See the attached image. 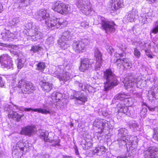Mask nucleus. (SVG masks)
<instances>
[{"label":"nucleus","instance_id":"f257e3e1","mask_svg":"<svg viewBox=\"0 0 158 158\" xmlns=\"http://www.w3.org/2000/svg\"><path fill=\"white\" fill-rule=\"evenodd\" d=\"M104 77L106 80L104 83L105 91L110 90L118 85L117 78L110 69L104 72Z\"/></svg>","mask_w":158,"mask_h":158},{"label":"nucleus","instance_id":"f03ea898","mask_svg":"<svg viewBox=\"0 0 158 158\" xmlns=\"http://www.w3.org/2000/svg\"><path fill=\"white\" fill-rule=\"evenodd\" d=\"M45 22L48 27H53V29L55 28L61 29L66 26L68 23L67 21L63 19L57 18H48L45 20Z\"/></svg>","mask_w":158,"mask_h":158},{"label":"nucleus","instance_id":"7ed1b4c3","mask_svg":"<svg viewBox=\"0 0 158 158\" xmlns=\"http://www.w3.org/2000/svg\"><path fill=\"white\" fill-rule=\"evenodd\" d=\"M101 21L102 29L105 30L106 33L109 34L115 31V24L114 22L108 21L104 17L100 16Z\"/></svg>","mask_w":158,"mask_h":158},{"label":"nucleus","instance_id":"20e7f679","mask_svg":"<svg viewBox=\"0 0 158 158\" xmlns=\"http://www.w3.org/2000/svg\"><path fill=\"white\" fill-rule=\"evenodd\" d=\"M89 42V40L85 38L80 40H74L72 45L73 49L77 53L84 52Z\"/></svg>","mask_w":158,"mask_h":158},{"label":"nucleus","instance_id":"39448f33","mask_svg":"<svg viewBox=\"0 0 158 158\" xmlns=\"http://www.w3.org/2000/svg\"><path fill=\"white\" fill-rule=\"evenodd\" d=\"M17 87L20 89L22 93L25 94H30L35 90L32 83L22 80L19 81Z\"/></svg>","mask_w":158,"mask_h":158},{"label":"nucleus","instance_id":"423d86ee","mask_svg":"<svg viewBox=\"0 0 158 158\" xmlns=\"http://www.w3.org/2000/svg\"><path fill=\"white\" fill-rule=\"evenodd\" d=\"M13 61L10 56L7 54H5L0 56V63L2 68L5 70L13 69Z\"/></svg>","mask_w":158,"mask_h":158},{"label":"nucleus","instance_id":"0eeeda50","mask_svg":"<svg viewBox=\"0 0 158 158\" xmlns=\"http://www.w3.org/2000/svg\"><path fill=\"white\" fill-rule=\"evenodd\" d=\"M13 105L16 109L19 110L20 111H34L44 114L51 113L50 111L49 110V108L45 105H44L43 106L44 109H42L41 108H38L36 109L27 108L24 107L23 106L20 107L14 104H13Z\"/></svg>","mask_w":158,"mask_h":158},{"label":"nucleus","instance_id":"6e6552de","mask_svg":"<svg viewBox=\"0 0 158 158\" xmlns=\"http://www.w3.org/2000/svg\"><path fill=\"white\" fill-rule=\"evenodd\" d=\"M123 56L121 58H118L115 60H114V63H116V64L119 67L122 64L125 68L130 69L132 67V64L131 61L129 59L126 58L125 54H122Z\"/></svg>","mask_w":158,"mask_h":158},{"label":"nucleus","instance_id":"1a4fd4ad","mask_svg":"<svg viewBox=\"0 0 158 158\" xmlns=\"http://www.w3.org/2000/svg\"><path fill=\"white\" fill-rule=\"evenodd\" d=\"M39 27L35 25H33L31 27V29H29L26 33V35L28 36L33 37L32 39L34 41L40 39L42 37L41 33L39 31Z\"/></svg>","mask_w":158,"mask_h":158},{"label":"nucleus","instance_id":"9d476101","mask_svg":"<svg viewBox=\"0 0 158 158\" xmlns=\"http://www.w3.org/2000/svg\"><path fill=\"white\" fill-rule=\"evenodd\" d=\"M93 60L87 58H84L82 60L81 62V65L79 67L80 70L82 72L92 67L93 64Z\"/></svg>","mask_w":158,"mask_h":158},{"label":"nucleus","instance_id":"9b49d317","mask_svg":"<svg viewBox=\"0 0 158 158\" xmlns=\"http://www.w3.org/2000/svg\"><path fill=\"white\" fill-rule=\"evenodd\" d=\"M94 56L96 59V63L95 65V69L97 71L99 70L102 63V54L98 48L95 50Z\"/></svg>","mask_w":158,"mask_h":158},{"label":"nucleus","instance_id":"f8f14e48","mask_svg":"<svg viewBox=\"0 0 158 158\" xmlns=\"http://www.w3.org/2000/svg\"><path fill=\"white\" fill-rule=\"evenodd\" d=\"M132 138L136 139V137L133 136H127V138L118 137L117 139L118 142V144L120 147H122L123 146H125L127 144L132 143H133V140Z\"/></svg>","mask_w":158,"mask_h":158},{"label":"nucleus","instance_id":"ddd939ff","mask_svg":"<svg viewBox=\"0 0 158 158\" xmlns=\"http://www.w3.org/2000/svg\"><path fill=\"white\" fill-rule=\"evenodd\" d=\"M134 77V74L133 73L128 74L127 76L125 78L126 81L124 84L127 89L134 86V83L136 81V79Z\"/></svg>","mask_w":158,"mask_h":158},{"label":"nucleus","instance_id":"4468645a","mask_svg":"<svg viewBox=\"0 0 158 158\" xmlns=\"http://www.w3.org/2000/svg\"><path fill=\"white\" fill-rule=\"evenodd\" d=\"M71 99H76L77 100H79L82 103H85L87 101V98L84 94L80 92L75 91L73 95L70 96Z\"/></svg>","mask_w":158,"mask_h":158},{"label":"nucleus","instance_id":"2eb2a0df","mask_svg":"<svg viewBox=\"0 0 158 158\" xmlns=\"http://www.w3.org/2000/svg\"><path fill=\"white\" fill-rule=\"evenodd\" d=\"M117 107L119 112L125 114L129 116H131L133 114V112L129 110L128 107L124 103L122 102L118 103L117 104Z\"/></svg>","mask_w":158,"mask_h":158},{"label":"nucleus","instance_id":"dca6fc26","mask_svg":"<svg viewBox=\"0 0 158 158\" xmlns=\"http://www.w3.org/2000/svg\"><path fill=\"white\" fill-rule=\"evenodd\" d=\"M35 127L33 126H28L22 128L21 132L23 135L31 136L35 131Z\"/></svg>","mask_w":158,"mask_h":158},{"label":"nucleus","instance_id":"f3484780","mask_svg":"<svg viewBox=\"0 0 158 158\" xmlns=\"http://www.w3.org/2000/svg\"><path fill=\"white\" fill-rule=\"evenodd\" d=\"M35 15L36 19L39 21H42L44 19L46 20L49 17V14L47 13L46 11L44 10H40L38 11Z\"/></svg>","mask_w":158,"mask_h":158},{"label":"nucleus","instance_id":"a211bd4d","mask_svg":"<svg viewBox=\"0 0 158 158\" xmlns=\"http://www.w3.org/2000/svg\"><path fill=\"white\" fill-rule=\"evenodd\" d=\"M75 38L74 33L71 31L68 30L63 33L60 39H61L62 40H69L72 39H73Z\"/></svg>","mask_w":158,"mask_h":158},{"label":"nucleus","instance_id":"6ab92c4d","mask_svg":"<svg viewBox=\"0 0 158 158\" xmlns=\"http://www.w3.org/2000/svg\"><path fill=\"white\" fill-rule=\"evenodd\" d=\"M65 6L63 3L61 1H57L53 3L52 9L58 13H62L63 10L61 11V9L62 6Z\"/></svg>","mask_w":158,"mask_h":158},{"label":"nucleus","instance_id":"aec40b11","mask_svg":"<svg viewBox=\"0 0 158 158\" xmlns=\"http://www.w3.org/2000/svg\"><path fill=\"white\" fill-rule=\"evenodd\" d=\"M85 3V0H77L76 4L77 7L81 10L84 12L89 11V8Z\"/></svg>","mask_w":158,"mask_h":158},{"label":"nucleus","instance_id":"412c9836","mask_svg":"<svg viewBox=\"0 0 158 158\" xmlns=\"http://www.w3.org/2000/svg\"><path fill=\"white\" fill-rule=\"evenodd\" d=\"M106 150L105 146H102L100 147L96 148L93 150L90 151V152L93 155H94L96 154H98V155H100L103 154L106 152Z\"/></svg>","mask_w":158,"mask_h":158},{"label":"nucleus","instance_id":"4be33fe9","mask_svg":"<svg viewBox=\"0 0 158 158\" xmlns=\"http://www.w3.org/2000/svg\"><path fill=\"white\" fill-rule=\"evenodd\" d=\"M40 84L42 89L47 92L51 91L52 88V84L48 82L41 81Z\"/></svg>","mask_w":158,"mask_h":158},{"label":"nucleus","instance_id":"5701e85b","mask_svg":"<svg viewBox=\"0 0 158 158\" xmlns=\"http://www.w3.org/2000/svg\"><path fill=\"white\" fill-rule=\"evenodd\" d=\"M138 15V12L135 9H133L132 10L129 12L128 15L127 19L130 22L134 21V19L136 16Z\"/></svg>","mask_w":158,"mask_h":158},{"label":"nucleus","instance_id":"b1692460","mask_svg":"<svg viewBox=\"0 0 158 158\" xmlns=\"http://www.w3.org/2000/svg\"><path fill=\"white\" fill-rule=\"evenodd\" d=\"M112 1H114L112 3L111 8L112 10H115L119 9L122 6V2L120 0H112Z\"/></svg>","mask_w":158,"mask_h":158},{"label":"nucleus","instance_id":"393cba45","mask_svg":"<svg viewBox=\"0 0 158 158\" xmlns=\"http://www.w3.org/2000/svg\"><path fill=\"white\" fill-rule=\"evenodd\" d=\"M64 66L61 65L57 66L56 68V70L55 71L54 74L57 76L59 78L61 75L63 74L65 71Z\"/></svg>","mask_w":158,"mask_h":158},{"label":"nucleus","instance_id":"a878e982","mask_svg":"<svg viewBox=\"0 0 158 158\" xmlns=\"http://www.w3.org/2000/svg\"><path fill=\"white\" fill-rule=\"evenodd\" d=\"M40 137L43 139L45 141L48 142L51 140L50 138L48 136L49 133L48 131L45 130H40Z\"/></svg>","mask_w":158,"mask_h":158},{"label":"nucleus","instance_id":"bb28decb","mask_svg":"<svg viewBox=\"0 0 158 158\" xmlns=\"http://www.w3.org/2000/svg\"><path fill=\"white\" fill-rule=\"evenodd\" d=\"M118 137L127 138V136H131L128 135V131L125 128H121L118 130Z\"/></svg>","mask_w":158,"mask_h":158},{"label":"nucleus","instance_id":"cd10ccee","mask_svg":"<svg viewBox=\"0 0 158 158\" xmlns=\"http://www.w3.org/2000/svg\"><path fill=\"white\" fill-rule=\"evenodd\" d=\"M127 95L124 93H120L116 95L114 98L115 99L119 100L121 101L125 100V102H129V100L127 99Z\"/></svg>","mask_w":158,"mask_h":158},{"label":"nucleus","instance_id":"c85d7f7f","mask_svg":"<svg viewBox=\"0 0 158 158\" xmlns=\"http://www.w3.org/2000/svg\"><path fill=\"white\" fill-rule=\"evenodd\" d=\"M67 40H62L61 39L59 40V44L60 47L64 50L67 49L69 47V44L68 43Z\"/></svg>","mask_w":158,"mask_h":158},{"label":"nucleus","instance_id":"c756f323","mask_svg":"<svg viewBox=\"0 0 158 158\" xmlns=\"http://www.w3.org/2000/svg\"><path fill=\"white\" fill-rule=\"evenodd\" d=\"M70 75L69 73L65 71L64 73L60 77L59 79L60 81H66L70 79Z\"/></svg>","mask_w":158,"mask_h":158},{"label":"nucleus","instance_id":"7c9ffc66","mask_svg":"<svg viewBox=\"0 0 158 158\" xmlns=\"http://www.w3.org/2000/svg\"><path fill=\"white\" fill-rule=\"evenodd\" d=\"M143 154L145 158H158V154H151V153L148 151L144 152Z\"/></svg>","mask_w":158,"mask_h":158},{"label":"nucleus","instance_id":"2f4dec72","mask_svg":"<svg viewBox=\"0 0 158 158\" xmlns=\"http://www.w3.org/2000/svg\"><path fill=\"white\" fill-rule=\"evenodd\" d=\"M64 5L65 6H62V8L61 9L62 11L63 10V12L62 13H59L63 15L67 14L69 13L70 10V7L68 5H66L64 3Z\"/></svg>","mask_w":158,"mask_h":158},{"label":"nucleus","instance_id":"473e14b6","mask_svg":"<svg viewBox=\"0 0 158 158\" xmlns=\"http://www.w3.org/2000/svg\"><path fill=\"white\" fill-rule=\"evenodd\" d=\"M48 142L52 143V146L55 147L56 146H58V147H60L61 146L60 144V139L58 138L56 139H51V140Z\"/></svg>","mask_w":158,"mask_h":158},{"label":"nucleus","instance_id":"72a5a7b5","mask_svg":"<svg viewBox=\"0 0 158 158\" xmlns=\"http://www.w3.org/2000/svg\"><path fill=\"white\" fill-rule=\"evenodd\" d=\"M82 145L83 149L87 150L91 148L92 146L93 143L90 141H86L85 143H83Z\"/></svg>","mask_w":158,"mask_h":158},{"label":"nucleus","instance_id":"f704fd0d","mask_svg":"<svg viewBox=\"0 0 158 158\" xmlns=\"http://www.w3.org/2000/svg\"><path fill=\"white\" fill-rule=\"evenodd\" d=\"M43 49V48L38 45H35L31 47V51L33 53H36L41 51Z\"/></svg>","mask_w":158,"mask_h":158},{"label":"nucleus","instance_id":"c9c22d12","mask_svg":"<svg viewBox=\"0 0 158 158\" xmlns=\"http://www.w3.org/2000/svg\"><path fill=\"white\" fill-rule=\"evenodd\" d=\"M62 94L59 92L55 91L52 94V97L53 99L59 101L62 97Z\"/></svg>","mask_w":158,"mask_h":158},{"label":"nucleus","instance_id":"e433bc0d","mask_svg":"<svg viewBox=\"0 0 158 158\" xmlns=\"http://www.w3.org/2000/svg\"><path fill=\"white\" fill-rule=\"evenodd\" d=\"M110 123L109 122L104 120H102V123L100 131H98L99 133H102L103 131V129L105 127H107L109 126V124Z\"/></svg>","mask_w":158,"mask_h":158},{"label":"nucleus","instance_id":"4c0bfd02","mask_svg":"<svg viewBox=\"0 0 158 158\" xmlns=\"http://www.w3.org/2000/svg\"><path fill=\"white\" fill-rule=\"evenodd\" d=\"M16 149H18H18H19L21 151L24 152V149L25 147V146L24 143L18 142L16 144Z\"/></svg>","mask_w":158,"mask_h":158},{"label":"nucleus","instance_id":"58836bf2","mask_svg":"<svg viewBox=\"0 0 158 158\" xmlns=\"http://www.w3.org/2000/svg\"><path fill=\"white\" fill-rule=\"evenodd\" d=\"M149 93H150L153 97L156 98V96H158V86H155L153 91L151 90L149 92Z\"/></svg>","mask_w":158,"mask_h":158},{"label":"nucleus","instance_id":"ea45409f","mask_svg":"<svg viewBox=\"0 0 158 158\" xmlns=\"http://www.w3.org/2000/svg\"><path fill=\"white\" fill-rule=\"evenodd\" d=\"M46 67L45 64L44 62H39L37 64L36 69L43 71L44 69Z\"/></svg>","mask_w":158,"mask_h":158},{"label":"nucleus","instance_id":"a19ab883","mask_svg":"<svg viewBox=\"0 0 158 158\" xmlns=\"http://www.w3.org/2000/svg\"><path fill=\"white\" fill-rule=\"evenodd\" d=\"M20 21L19 18H15L10 20L9 21V23L11 26L16 25Z\"/></svg>","mask_w":158,"mask_h":158},{"label":"nucleus","instance_id":"79ce46f5","mask_svg":"<svg viewBox=\"0 0 158 158\" xmlns=\"http://www.w3.org/2000/svg\"><path fill=\"white\" fill-rule=\"evenodd\" d=\"M102 119H96L94 121L93 125L94 127H96L98 128V129L101 130Z\"/></svg>","mask_w":158,"mask_h":158},{"label":"nucleus","instance_id":"37998d69","mask_svg":"<svg viewBox=\"0 0 158 158\" xmlns=\"http://www.w3.org/2000/svg\"><path fill=\"white\" fill-rule=\"evenodd\" d=\"M12 154L14 158H19L21 157V154L18 149H15L12 150Z\"/></svg>","mask_w":158,"mask_h":158},{"label":"nucleus","instance_id":"c03bdc74","mask_svg":"<svg viewBox=\"0 0 158 158\" xmlns=\"http://www.w3.org/2000/svg\"><path fill=\"white\" fill-rule=\"evenodd\" d=\"M158 151V149L156 147L153 146L149 148L147 150L145 151L144 152H149L151 154H155V152H157Z\"/></svg>","mask_w":158,"mask_h":158},{"label":"nucleus","instance_id":"a18cd8bd","mask_svg":"<svg viewBox=\"0 0 158 158\" xmlns=\"http://www.w3.org/2000/svg\"><path fill=\"white\" fill-rule=\"evenodd\" d=\"M150 33L151 35L152 33L156 34L158 33V21L156 22L155 27L151 31Z\"/></svg>","mask_w":158,"mask_h":158},{"label":"nucleus","instance_id":"49530a36","mask_svg":"<svg viewBox=\"0 0 158 158\" xmlns=\"http://www.w3.org/2000/svg\"><path fill=\"white\" fill-rule=\"evenodd\" d=\"M24 60L23 59H18V68L19 69H21L23 68L24 65Z\"/></svg>","mask_w":158,"mask_h":158},{"label":"nucleus","instance_id":"de8ad7c7","mask_svg":"<svg viewBox=\"0 0 158 158\" xmlns=\"http://www.w3.org/2000/svg\"><path fill=\"white\" fill-rule=\"evenodd\" d=\"M134 55L135 56L138 58H139L140 56V53L139 51L136 48H135L134 49Z\"/></svg>","mask_w":158,"mask_h":158},{"label":"nucleus","instance_id":"09e8293b","mask_svg":"<svg viewBox=\"0 0 158 158\" xmlns=\"http://www.w3.org/2000/svg\"><path fill=\"white\" fill-rule=\"evenodd\" d=\"M89 25L88 23L85 21H84L81 23V27L85 28H87L88 27Z\"/></svg>","mask_w":158,"mask_h":158},{"label":"nucleus","instance_id":"8fccbe9b","mask_svg":"<svg viewBox=\"0 0 158 158\" xmlns=\"http://www.w3.org/2000/svg\"><path fill=\"white\" fill-rule=\"evenodd\" d=\"M147 111V109L146 108L143 107L141 111L140 112L141 116H144L145 115Z\"/></svg>","mask_w":158,"mask_h":158},{"label":"nucleus","instance_id":"3c124183","mask_svg":"<svg viewBox=\"0 0 158 158\" xmlns=\"http://www.w3.org/2000/svg\"><path fill=\"white\" fill-rule=\"evenodd\" d=\"M0 46L8 48H12L13 46V45L10 44H3L2 43H0Z\"/></svg>","mask_w":158,"mask_h":158},{"label":"nucleus","instance_id":"603ef678","mask_svg":"<svg viewBox=\"0 0 158 158\" xmlns=\"http://www.w3.org/2000/svg\"><path fill=\"white\" fill-rule=\"evenodd\" d=\"M19 115V114L17 112H12V114H9L8 115L9 117H11L12 116V118H15V116H18Z\"/></svg>","mask_w":158,"mask_h":158},{"label":"nucleus","instance_id":"864d4df0","mask_svg":"<svg viewBox=\"0 0 158 158\" xmlns=\"http://www.w3.org/2000/svg\"><path fill=\"white\" fill-rule=\"evenodd\" d=\"M2 38L3 40H8V35H7L6 31L5 33H2Z\"/></svg>","mask_w":158,"mask_h":158},{"label":"nucleus","instance_id":"5fc2aeb1","mask_svg":"<svg viewBox=\"0 0 158 158\" xmlns=\"http://www.w3.org/2000/svg\"><path fill=\"white\" fill-rule=\"evenodd\" d=\"M149 110L150 111H154L155 110L156 107L152 106H148L146 105Z\"/></svg>","mask_w":158,"mask_h":158},{"label":"nucleus","instance_id":"6e6d98bb","mask_svg":"<svg viewBox=\"0 0 158 158\" xmlns=\"http://www.w3.org/2000/svg\"><path fill=\"white\" fill-rule=\"evenodd\" d=\"M122 54H125V53H121V54H115L114 56V59L116 60L118 59V58H121L122 56H123L122 55Z\"/></svg>","mask_w":158,"mask_h":158},{"label":"nucleus","instance_id":"4d7b16f0","mask_svg":"<svg viewBox=\"0 0 158 158\" xmlns=\"http://www.w3.org/2000/svg\"><path fill=\"white\" fill-rule=\"evenodd\" d=\"M75 84L77 85H78L79 87L81 89L83 87V84L81 83V81H75Z\"/></svg>","mask_w":158,"mask_h":158},{"label":"nucleus","instance_id":"13d9d810","mask_svg":"<svg viewBox=\"0 0 158 158\" xmlns=\"http://www.w3.org/2000/svg\"><path fill=\"white\" fill-rule=\"evenodd\" d=\"M118 47L123 51H125V49L127 48L125 44H121L119 46H118Z\"/></svg>","mask_w":158,"mask_h":158},{"label":"nucleus","instance_id":"bf43d9fd","mask_svg":"<svg viewBox=\"0 0 158 158\" xmlns=\"http://www.w3.org/2000/svg\"><path fill=\"white\" fill-rule=\"evenodd\" d=\"M145 52L146 55L149 57L152 58V56L151 55L148 49H146L145 50Z\"/></svg>","mask_w":158,"mask_h":158},{"label":"nucleus","instance_id":"052dcab7","mask_svg":"<svg viewBox=\"0 0 158 158\" xmlns=\"http://www.w3.org/2000/svg\"><path fill=\"white\" fill-rule=\"evenodd\" d=\"M74 148L76 154L78 156L79 158H81V157L80 156V155L77 147L76 146H75Z\"/></svg>","mask_w":158,"mask_h":158},{"label":"nucleus","instance_id":"680f3d73","mask_svg":"<svg viewBox=\"0 0 158 158\" xmlns=\"http://www.w3.org/2000/svg\"><path fill=\"white\" fill-rule=\"evenodd\" d=\"M132 126L133 128H136V129H137V128L138 127V124L135 123H133L132 124Z\"/></svg>","mask_w":158,"mask_h":158},{"label":"nucleus","instance_id":"e2e57ef3","mask_svg":"<svg viewBox=\"0 0 158 158\" xmlns=\"http://www.w3.org/2000/svg\"><path fill=\"white\" fill-rule=\"evenodd\" d=\"M23 116V115H21V116H19V115L18 116H15V118L17 119V120L18 121H19L20 119Z\"/></svg>","mask_w":158,"mask_h":158},{"label":"nucleus","instance_id":"0e129e2a","mask_svg":"<svg viewBox=\"0 0 158 158\" xmlns=\"http://www.w3.org/2000/svg\"><path fill=\"white\" fill-rule=\"evenodd\" d=\"M155 134L154 135H155L158 134V127L156 128H155L154 129Z\"/></svg>","mask_w":158,"mask_h":158},{"label":"nucleus","instance_id":"69168bd1","mask_svg":"<svg viewBox=\"0 0 158 158\" xmlns=\"http://www.w3.org/2000/svg\"><path fill=\"white\" fill-rule=\"evenodd\" d=\"M117 158H130V157L125 155H122L118 156Z\"/></svg>","mask_w":158,"mask_h":158},{"label":"nucleus","instance_id":"338daca9","mask_svg":"<svg viewBox=\"0 0 158 158\" xmlns=\"http://www.w3.org/2000/svg\"><path fill=\"white\" fill-rule=\"evenodd\" d=\"M6 32H7V35H8V39L9 38H10V37H11V36H10V31H9V30L7 31Z\"/></svg>","mask_w":158,"mask_h":158},{"label":"nucleus","instance_id":"774afa93","mask_svg":"<svg viewBox=\"0 0 158 158\" xmlns=\"http://www.w3.org/2000/svg\"><path fill=\"white\" fill-rule=\"evenodd\" d=\"M153 136L155 139L158 141V134H156V135H154Z\"/></svg>","mask_w":158,"mask_h":158}]
</instances>
